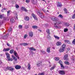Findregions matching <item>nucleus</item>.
I'll use <instances>...</instances> for the list:
<instances>
[{"instance_id": "3", "label": "nucleus", "mask_w": 75, "mask_h": 75, "mask_svg": "<svg viewBox=\"0 0 75 75\" xmlns=\"http://www.w3.org/2000/svg\"><path fill=\"white\" fill-rule=\"evenodd\" d=\"M9 35V34H8V33L4 35L3 36H2V38L3 40H6V39H7V38H8Z\"/></svg>"}, {"instance_id": "53", "label": "nucleus", "mask_w": 75, "mask_h": 75, "mask_svg": "<svg viewBox=\"0 0 75 75\" xmlns=\"http://www.w3.org/2000/svg\"><path fill=\"white\" fill-rule=\"evenodd\" d=\"M3 24V21H0V26Z\"/></svg>"}, {"instance_id": "19", "label": "nucleus", "mask_w": 75, "mask_h": 75, "mask_svg": "<svg viewBox=\"0 0 75 75\" xmlns=\"http://www.w3.org/2000/svg\"><path fill=\"white\" fill-rule=\"evenodd\" d=\"M11 22V23H14L15 22V20H14L13 18H12L10 19Z\"/></svg>"}, {"instance_id": "50", "label": "nucleus", "mask_w": 75, "mask_h": 75, "mask_svg": "<svg viewBox=\"0 0 75 75\" xmlns=\"http://www.w3.org/2000/svg\"><path fill=\"white\" fill-rule=\"evenodd\" d=\"M25 2H26V3H28L30 2V0H26Z\"/></svg>"}, {"instance_id": "13", "label": "nucleus", "mask_w": 75, "mask_h": 75, "mask_svg": "<svg viewBox=\"0 0 75 75\" xmlns=\"http://www.w3.org/2000/svg\"><path fill=\"white\" fill-rule=\"evenodd\" d=\"M64 50L65 49L63 48H61L59 50V51L60 52H62L64 51Z\"/></svg>"}, {"instance_id": "43", "label": "nucleus", "mask_w": 75, "mask_h": 75, "mask_svg": "<svg viewBox=\"0 0 75 75\" xmlns=\"http://www.w3.org/2000/svg\"><path fill=\"white\" fill-rule=\"evenodd\" d=\"M59 63L61 65V64H62V62L61 61V60H59Z\"/></svg>"}, {"instance_id": "22", "label": "nucleus", "mask_w": 75, "mask_h": 75, "mask_svg": "<svg viewBox=\"0 0 75 75\" xmlns=\"http://www.w3.org/2000/svg\"><path fill=\"white\" fill-rule=\"evenodd\" d=\"M62 44V43L60 42H58L57 43L56 45H58V46L61 45Z\"/></svg>"}, {"instance_id": "59", "label": "nucleus", "mask_w": 75, "mask_h": 75, "mask_svg": "<svg viewBox=\"0 0 75 75\" xmlns=\"http://www.w3.org/2000/svg\"><path fill=\"white\" fill-rule=\"evenodd\" d=\"M4 19L5 20H7V18L5 17L4 18Z\"/></svg>"}, {"instance_id": "29", "label": "nucleus", "mask_w": 75, "mask_h": 75, "mask_svg": "<svg viewBox=\"0 0 75 75\" xmlns=\"http://www.w3.org/2000/svg\"><path fill=\"white\" fill-rule=\"evenodd\" d=\"M58 17L61 18H64V16L61 14L59 15L58 16Z\"/></svg>"}, {"instance_id": "10", "label": "nucleus", "mask_w": 75, "mask_h": 75, "mask_svg": "<svg viewBox=\"0 0 75 75\" xmlns=\"http://www.w3.org/2000/svg\"><path fill=\"white\" fill-rule=\"evenodd\" d=\"M9 50H10V48H4L3 50V51H5V52H7Z\"/></svg>"}, {"instance_id": "21", "label": "nucleus", "mask_w": 75, "mask_h": 75, "mask_svg": "<svg viewBox=\"0 0 75 75\" xmlns=\"http://www.w3.org/2000/svg\"><path fill=\"white\" fill-rule=\"evenodd\" d=\"M47 51L48 53H50V47L47 48Z\"/></svg>"}, {"instance_id": "61", "label": "nucleus", "mask_w": 75, "mask_h": 75, "mask_svg": "<svg viewBox=\"0 0 75 75\" xmlns=\"http://www.w3.org/2000/svg\"><path fill=\"white\" fill-rule=\"evenodd\" d=\"M7 45H8V46H10V44H9L7 42Z\"/></svg>"}, {"instance_id": "60", "label": "nucleus", "mask_w": 75, "mask_h": 75, "mask_svg": "<svg viewBox=\"0 0 75 75\" xmlns=\"http://www.w3.org/2000/svg\"><path fill=\"white\" fill-rule=\"evenodd\" d=\"M28 67H31V65H30V63H28Z\"/></svg>"}, {"instance_id": "42", "label": "nucleus", "mask_w": 75, "mask_h": 75, "mask_svg": "<svg viewBox=\"0 0 75 75\" xmlns=\"http://www.w3.org/2000/svg\"><path fill=\"white\" fill-rule=\"evenodd\" d=\"M55 59L56 61H58L59 59V58L58 57H56Z\"/></svg>"}, {"instance_id": "8", "label": "nucleus", "mask_w": 75, "mask_h": 75, "mask_svg": "<svg viewBox=\"0 0 75 75\" xmlns=\"http://www.w3.org/2000/svg\"><path fill=\"white\" fill-rule=\"evenodd\" d=\"M29 49L30 50V52H31L32 54H33V51H31V50H33V51H36V49L35 48H34L33 47H29Z\"/></svg>"}, {"instance_id": "51", "label": "nucleus", "mask_w": 75, "mask_h": 75, "mask_svg": "<svg viewBox=\"0 0 75 75\" xmlns=\"http://www.w3.org/2000/svg\"><path fill=\"white\" fill-rule=\"evenodd\" d=\"M28 35H25L24 37V38H26V37H28Z\"/></svg>"}, {"instance_id": "12", "label": "nucleus", "mask_w": 75, "mask_h": 75, "mask_svg": "<svg viewBox=\"0 0 75 75\" xmlns=\"http://www.w3.org/2000/svg\"><path fill=\"white\" fill-rule=\"evenodd\" d=\"M57 6V7H62V4L60 3H59V2H58Z\"/></svg>"}, {"instance_id": "25", "label": "nucleus", "mask_w": 75, "mask_h": 75, "mask_svg": "<svg viewBox=\"0 0 75 75\" xmlns=\"http://www.w3.org/2000/svg\"><path fill=\"white\" fill-rule=\"evenodd\" d=\"M12 30L13 29L12 28H10L8 30V32H10V31H12Z\"/></svg>"}, {"instance_id": "62", "label": "nucleus", "mask_w": 75, "mask_h": 75, "mask_svg": "<svg viewBox=\"0 0 75 75\" xmlns=\"http://www.w3.org/2000/svg\"><path fill=\"white\" fill-rule=\"evenodd\" d=\"M65 11V13H66V14H67L68 13V12H67V10L66 11Z\"/></svg>"}, {"instance_id": "36", "label": "nucleus", "mask_w": 75, "mask_h": 75, "mask_svg": "<svg viewBox=\"0 0 75 75\" xmlns=\"http://www.w3.org/2000/svg\"><path fill=\"white\" fill-rule=\"evenodd\" d=\"M13 60V59L12 58H9L8 59V61H12Z\"/></svg>"}, {"instance_id": "45", "label": "nucleus", "mask_w": 75, "mask_h": 75, "mask_svg": "<svg viewBox=\"0 0 75 75\" xmlns=\"http://www.w3.org/2000/svg\"><path fill=\"white\" fill-rule=\"evenodd\" d=\"M15 7L16 8H19V6L17 5H16Z\"/></svg>"}, {"instance_id": "7", "label": "nucleus", "mask_w": 75, "mask_h": 75, "mask_svg": "<svg viewBox=\"0 0 75 75\" xmlns=\"http://www.w3.org/2000/svg\"><path fill=\"white\" fill-rule=\"evenodd\" d=\"M15 68L16 69H20L21 67L19 65H16L15 66Z\"/></svg>"}, {"instance_id": "56", "label": "nucleus", "mask_w": 75, "mask_h": 75, "mask_svg": "<svg viewBox=\"0 0 75 75\" xmlns=\"http://www.w3.org/2000/svg\"><path fill=\"white\" fill-rule=\"evenodd\" d=\"M0 18L1 19L3 18V15H0Z\"/></svg>"}, {"instance_id": "2", "label": "nucleus", "mask_w": 75, "mask_h": 75, "mask_svg": "<svg viewBox=\"0 0 75 75\" xmlns=\"http://www.w3.org/2000/svg\"><path fill=\"white\" fill-rule=\"evenodd\" d=\"M37 14L42 18L44 17V16L43 15L42 13L40 11H38L37 12Z\"/></svg>"}, {"instance_id": "4", "label": "nucleus", "mask_w": 75, "mask_h": 75, "mask_svg": "<svg viewBox=\"0 0 75 75\" xmlns=\"http://www.w3.org/2000/svg\"><path fill=\"white\" fill-rule=\"evenodd\" d=\"M58 72L61 75H65V71L64 70H60L58 71Z\"/></svg>"}, {"instance_id": "35", "label": "nucleus", "mask_w": 75, "mask_h": 75, "mask_svg": "<svg viewBox=\"0 0 75 75\" xmlns=\"http://www.w3.org/2000/svg\"><path fill=\"white\" fill-rule=\"evenodd\" d=\"M28 44H29V43H23V46H26V45H28Z\"/></svg>"}, {"instance_id": "63", "label": "nucleus", "mask_w": 75, "mask_h": 75, "mask_svg": "<svg viewBox=\"0 0 75 75\" xmlns=\"http://www.w3.org/2000/svg\"><path fill=\"white\" fill-rule=\"evenodd\" d=\"M67 8H64V11H67Z\"/></svg>"}, {"instance_id": "37", "label": "nucleus", "mask_w": 75, "mask_h": 75, "mask_svg": "<svg viewBox=\"0 0 75 75\" xmlns=\"http://www.w3.org/2000/svg\"><path fill=\"white\" fill-rule=\"evenodd\" d=\"M65 25L68 27L69 25V24L68 23H66L65 24Z\"/></svg>"}, {"instance_id": "11", "label": "nucleus", "mask_w": 75, "mask_h": 75, "mask_svg": "<svg viewBox=\"0 0 75 75\" xmlns=\"http://www.w3.org/2000/svg\"><path fill=\"white\" fill-rule=\"evenodd\" d=\"M6 54L7 56V57H6L7 58H8H8H10V54H9L8 53H6Z\"/></svg>"}, {"instance_id": "47", "label": "nucleus", "mask_w": 75, "mask_h": 75, "mask_svg": "<svg viewBox=\"0 0 75 75\" xmlns=\"http://www.w3.org/2000/svg\"><path fill=\"white\" fill-rule=\"evenodd\" d=\"M61 65V67L62 68H64V65H63V64H60Z\"/></svg>"}, {"instance_id": "40", "label": "nucleus", "mask_w": 75, "mask_h": 75, "mask_svg": "<svg viewBox=\"0 0 75 75\" xmlns=\"http://www.w3.org/2000/svg\"><path fill=\"white\" fill-rule=\"evenodd\" d=\"M10 11H7V16H9L10 15Z\"/></svg>"}, {"instance_id": "17", "label": "nucleus", "mask_w": 75, "mask_h": 75, "mask_svg": "<svg viewBox=\"0 0 75 75\" xmlns=\"http://www.w3.org/2000/svg\"><path fill=\"white\" fill-rule=\"evenodd\" d=\"M42 63V62H39L38 63V64H37V67H40V65H41Z\"/></svg>"}, {"instance_id": "55", "label": "nucleus", "mask_w": 75, "mask_h": 75, "mask_svg": "<svg viewBox=\"0 0 75 75\" xmlns=\"http://www.w3.org/2000/svg\"><path fill=\"white\" fill-rule=\"evenodd\" d=\"M73 43L75 45V39H74L73 41Z\"/></svg>"}, {"instance_id": "64", "label": "nucleus", "mask_w": 75, "mask_h": 75, "mask_svg": "<svg viewBox=\"0 0 75 75\" xmlns=\"http://www.w3.org/2000/svg\"><path fill=\"white\" fill-rule=\"evenodd\" d=\"M38 30L39 31H40V32H41V30H40V29H38Z\"/></svg>"}, {"instance_id": "52", "label": "nucleus", "mask_w": 75, "mask_h": 75, "mask_svg": "<svg viewBox=\"0 0 75 75\" xmlns=\"http://www.w3.org/2000/svg\"><path fill=\"white\" fill-rule=\"evenodd\" d=\"M41 52H42L43 54H45V52L44 51H41Z\"/></svg>"}, {"instance_id": "15", "label": "nucleus", "mask_w": 75, "mask_h": 75, "mask_svg": "<svg viewBox=\"0 0 75 75\" xmlns=\"http://www.w3.org/2000/svg\"><path fill=\"white\" fill-rule=\"evenodd\" d=\"M29 34L30 37H32L33 36V33L32 32L29 33Z\"/></svg>"}, {"instance_id": "54", "label": "nucleus", "mask_w": 75, "mask_h": 75, "mask_svg": "<svg viewBox=\"0 0 75 75\" xmlns=\"http://www.w3.org/2000/svg\"><path fill=\"white\" fill-rule=\"evenodd\" d=\"M25 29H27V28H28V25H26L25 27Z\"/></svg>"}, {"instance_id": "57", "label": "nucleus", "mask_w": 75, "mask_h": 75, "mask_svg": "<svg viewBox=\"0 0 75 75\" xmlns=\"http://www.w3.org/2000/svg\"><path fill=\"white\" fill-rule=\"evenodd\" d=\"M23 11H25V12H27V11H28V10H27L26 8H25Z\"/></svg>"}, {"instance_id": "48", "label": "nucleus", "mask_w": 75, "mask_h": 75, "mask_svg": "<svg viewBox=\"0 0 75 75\" xmlns=\"http://www.w3.org/2000/svg\"><path fill=\"white\" fill-rule=\"evenodd\" d=\"M68 54H66V55H64V58H68Z\"/></svg>"}, {"instance_id": "32", "label": "nucleus", "mask_w": 75, "mask_h": 75, "mask_svg": "<svg viewBox=\"0 0 75 75\" xmlns=\"http://www.w3.org/2000/svg\"><path fill=\"white\" fill-rule=\"evenodd\" d=\"M68 31V28L65 29L64 28V32L65 33H66V32H67V31Z\"/></svg>"}, {"instance_id": "44", "label": "nucleus", "mask_w": 75, "mask_h": 75, "mask_svg": "<svg viewBox=\"0 0 75 75\" xmlns=\"http://www.w3.org/2000/svg\"><path fill=\"white\" fill-rule=\"evenodd\" d=\"M64 41L65 42H67V43H70V42H69V40H65Z\"/></svg>"}, {"instance_id": "1", "label": "nucleus", "mask_w": 75, "mask_h": 75, "mask_svg": "<svg viewBox=\"0 0 75 75\" xmlns=\"http://www.w3.org/2000/svg\"><path fill=\"white\" fill-rule=\"evenodd\" d=\"M37 14L42 18L44 17V16L43 15L42 13L40 11H38L37 12Z\"/></svg>"}, {"instance_id": "27", "label": "nucleus", "mask_w": 75, "mask_h": 75, "mask_svg": "<svg viewBox=\"0 0 75 75\" xmlns=\"http://www.w3.org/2000/svg\"><path fill=\"white\" fill-rule=\"evenodd\" d=\"M46 32L48 34H50V29H47L46 30Z\"/></svg>"}, {"instance_id": "38", "label": "nucleus", "mask_w": 75, "mask_h": 75, "mask_svg": "<svg viewBox=\"0 0 75 75\" xmlns=\"http://www.w3.org/2000/svg\"><path fill=\"white\" fill-rule=\"evenodd\" d=\"M64 63L65 64H67V65H69V63L68 61L64 62Z\"/></svg>"}, {"instance_id": "28", "label": "nucleus", "mask_w": 75, "mask_h": 75, "mask_svg": "<svg viewBox=\"0 0 75 75\" xmlns=\"http://www.w3.org/2000/svg\"><path fill=\"white\" fill-rule=\"evenodd\" d=\"M14 52V50L13 49H12L10 50V54H13Z\"/></svg>"}, {"instance_id": "33", "label": "nucleus", "mask_w": 75, "mask_h": 75, "mask_svg": "<svg viewBox=\"0 0 75 75\" xmlns=\"http://www.w3.org/2000/svg\"><path fill=\"white\" fill-rule=\"evenodd\" d=\"M45 75V73H44V72L39 73L38 74V75Z\"/></svg>"}, {"instance_id": "23", "label": "nucleus", "mask_w": 75, "mask_h": 75, "mask_svg": "<svg viewBox=\"0 0 75 75\" xmlns=\"http://www.w3.org/2000/svg\"><path fill=\"white\" fill-rule=\"evenodd\" d=\"M65 47H66V44H64L62 45V48L65 49Z\"/></svg>"}, {"instance_id": "9", "label": "nucleus", "mask_w": 75, "mask_h": 75, "mask_svg": "<svg viewBox=\"0 0 75 75\" xmlns=\"http://www.w3.org/2000/svg\"><path fill=\"white\" fill-rule=\"evenodd\" d=\"M31 15L33 17L35 20H38V19H37V16H36V15H35L34 13H32L31 14Z\"/></svg>"}, {"instance_id": "24", "label": "nucleus", "mask_w": 75, "mask_h": 75, "mask_svg": "<svg viewBox=\"0 0 75 75\" xmlns=\"http://www.w3.org/2000/svg\"><path fill=\"white\" fill-rule=\"evenodd\" d=\"M32 28L34 29H37L38 27L37 26H32Z\"/></svg>"}, {"instance_id": "46", "label": "nucleus", "mask_w": 75, "mask_h": 75, "mask_svg": "<svg viewBox=\"0 0 75 75\" xmlns=\"http://www.w3.org/2000/svg\"><path fill=\"white\" fill-rule=\"evenodd\" d=\"M25 8V7H22L21 8V10H23V11H24Z\"/></svg>"}, {"instance_id": "34", "label": "nucleus", "mask_w": 75, "mask_h": 75, "mask_svg": "<svg viewBox=\"0 0 75 75\" xmlns=\"http://www.w3.org/2000/svg\"><path fill=\"white\" fill-rule=\"evenodd\" d=\"M54 37L55 38H56L57 39V40H59V37L55 35H54Z\"/></svg>"}, {"instance_id": "18", "label": "nucleus", "mask_w": 75, "mask_h": 75, "mask_svg": "<svg viewBox=\"0 0 75 75\" xmlns=\"http://www.w3.org/2000/svg\"><path fill=\"white\" fill-rule=\"evenodd\" d=\"M25 19L26 21H28L29 20V17L27 16H26L25 18Z\"/></svg>"}, {"instance_id": "31", "label": "nucleus", "mask_w": 75, "mask_h": 75, "mask_svg": "<svg viewBox=\"0 0 75 75\" xmlns=\"http://www.w3.org/2000/svg\"><path fill=\"white\" fill-rule=\"evenodd\" d=\"M55 66H53V67H52L50 69V70L51 71H52V70H53L54 68H55Z\"/></svg>"}, {"instance_id": "14", "label": "nucleus", "mask_w": 75, "mask_h": 75, "mask_svg": "<svg viewBox=\"0 0 75 75\" xmlns=\"http://www.w3.org/2000/svg\"><path fill=\"white\" fill-rule=\"evenodd\" d=\"M13 54L16 57H18V54L17 53V52H16V51H14V52L13 53Z\"/></svg>"}, {"instance_id": "41", "label": "nucleus", "mask_w": 75, "mask_h": 75, "mask_svg": "<svg viewBox=\"0 0 75 75\" xmlns=\"http://www.w3.org/2000/svg\"><path fill=\"white\" fill-rule=\"evenodd\" d=\"M22 27H23V26L22 25H19L18 28L20 29H21Z\"/></svg>"}, {"instance_id": "58", "label": "nucleus", "mask_w": 75, "mask_h": 75, "mask_svg": "<svg viewBox=\"0 0 75 75\" xmlns=\"http://www.w3.org/2000/svg\"><path fill=\"white\" fill-rule=\"evenodd\" d=\"M28 69H29L30 70V69H31V67H28Z\"/></svg>"}, {"instance_id": "39", "label": "nucleus", "mask_w": 75, "mask_h": 75, "mask_svg": "<svg viewBox=\"0 0 75 75\" xmlns=\"http://www.w3.org/2000/svg\"><path fill=\"white\" fill-rule=\"evenodd\" d=\"M64 59L65 61H68V57H64Z\"/></svg>"}, {"instance_id": "49", "label": "nucleus", "mask_w": 75, "mask_h": 75, "mask_svg": "<svg viewBox=\"0 0 75 75\" xmlns=\"http://www.w3.org/2000/svg\"><path fill=\"white\" fill-rule=\"evenodd\" d=\"M54 27H56V28H58V27L57 25V23H55L54 24Z\"/></svg>"}, {"instance_id": "30", "label": "nucleus", "mask_w": 75, "mask_h": 75, "mask_svg": "<svg viewBox=\"0 0 75 75\" xmlns=\"http://www.w3.org/2000/svg\"><path fill=\"white\" fill-rule=\"evenodd\" d=\"M32 3L33 4H35V0H31Z\"/></svg>"}, {"instance_id": "20", "label": "nucleus", "mask_w": 75, "mask_h": 75, "mask_svg": "<svg viewBox=\"0 0 75 75\" xmlns=\"http://www.w3.org/2000/svg\"><path fill=\"white\" fill-rule=\"evenodd\" d=\"M47 37V39L48 40H51V36H50V35H48Z\"/></svg>"}, {"instance_id": "6", "label": "nucleus", "mask_w": 75, "mask_h": 75, "mask_svg": "<svg viewBox=\"0 0 75 75\" xmlns=\"http://www.w3.org/2000/svg\"><path fill=\"white\" fill-rule=\"evenodd\" d=\"M51 20L52 21H57L58 20V18H56L55 17L53 16L52 17Z\"/></svg>"}, {"instance_id": "26", "label": "nucleus", "mask_w": 75, "mask_h": 75, "mask_svg": "<svg viewBox=\"0 0 75 75\" xmlns=\"http://www.w3.org/2000/svg\"><path fill=\"white\" fill-rule=\"evenodd\" d=\"M74 13L75 14L74 15H73L72 16V18H73V19L75 18V10L74 11Z\"/></svg>"}, {"instance_id": "16", "label": "nucleus", "mask_w": 75, "mask_h": 75, "mask_svg": "<svg viewBox=\"0 0 75 75\" xmlns=\"http://www.w3.org/2000/svg\"><path fill=\"white\" fill-rule=\"evenodd\" d=\"M12 57L13 59L14 60V61H16L17 60V59L16 58V57H15V56H14L12 55Z\"/></svg>"}, {"instance_id": "5", "label": "nucleus", "mask_w": 75, "mask_h": 75, "mask_svg": "<svg viewBox=\"0 0 75 75\" xmlns=\"http://www.w3.org/2000/svg\"><path fill=\"white\" fill-rule=\"evenodd\" d=\"M6 70L12 71H14V69L11 67H8L6 68Z\"/></svg>"}]
</instances>
